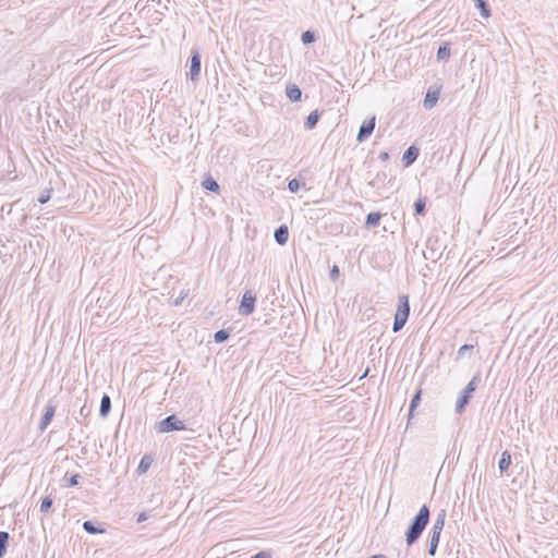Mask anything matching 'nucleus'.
I'll return each mask as SVG.
<instances>
[{
  "instance_id": "obj_41",
  "label": "nucleus",
  "mask_w": 558,
  "mask_h": 558,
  "mask_svg": "<svg viewBox=\"0 0 558 558\" xmlns=\"http://www.w3.org/2000/svg\"><path fill=\"white\" fill-rule=\"evenodd\" d=\"M367 373H368V369L365 371V373H363V376L361 378H364L367 376Z\"/></svg>"
},
{
  "instance_id": "obj_24",
  "label": "nucleus",
  "mask_w": 558,
  "mask_h": 558,
  "mask_svg": "<svg viewBox=\"0 0 558 558\" xmlns=\"http://www.w3.org/2000/svg\"><path fill=\"white\" fill-rule=\"evenodd\" d=\"M10 541V533L7 531H0V558H3L8 551Z\"/></svg>"
},
{
  "instance_id": "obj_26",
  "label": "nucleus",
  "mask_w": 558,
  "mask_h": 558,
  "mask_svg": "<svg viewBox=\"0 0 558 558\" xmlns=\"http://www.w3.org/2000/svg\"><path fill=\"white\" fill-rule=\"evenodd\" d=\"M445 520H446V510H441L435 521H434V524L432 526V530H439V531H442L444 530V526H445Z\"/></svg>"
},
{
  "instance_id": "obj_10",
  "label": "nucleus",
  "mask_w": 558,
  "mask_h": 558,
  "mask_svg": "<svg viewBox=\"0 0 558 558\" xmlns=\"http://www.w3.org/2000/svg\"><path fill=\"white\" fill-rule=\"evenodd\" d=\"M56 410H57L56 404H53L51 402H49L46 405L45 412L40 418L39 426H38L40 432H44L50 425V423L56 414Z\"/></svg>"
},
{
  "instance_id": "obj_11",
  "label": "nucleus",
  "mask_w": 558,
  "mask_h": 558,
  "mask_svg": "<svg viewBox=\"0 0 558 558\" xmlns=\"http://www.w3.org/2000/svg\"><path fill=\"white\" fill-rule=\"evenodd\" d=\"M418 155H420V149L416 146L411 145L410 147H408L402 155V162H403L404 167H409V166L413 165L416 161V159L418 158Z\"/></svg>"
},
{
  "instance_id": "obj_18",
  "label": "nucleus",
  "mask_w": 558,
  "mask_h": 558,
  "mask_svg": "<svg viewBox=\"0 0 558 558\" xmlns=\"http://www.w3.org/2000/svg\"><path fill=\"white\" fill-rule=\"evenodd\" d=\"M437 59L439 61H447L449 60L450 56H451V47H450V43L448 41H445L442 43L439 47H438V50H437Z\"/></svg>"
},
{
  "instance_id": "obj_21",
  "label": "nucleus",
  "mask_w": 558,
  "mask_h": 558,
  "mask_svg": "<svg viewBox=\"0 0 558 558\" xmlns=\"http://www.w3.org/2000/svg\"><path fill=\"white\" fill-rule=\"evenodd\" d=\"M475 7L480 10L481 16L484 19H488L492 16V10L489 8L487 0H473Z\"/></svg>"
},
{
  "instance_id": "obj_39",
  "label": "nucleus",
  "mask_w": 558,
  "mask_h": 558,
  "mask_svg": "<svg viewBox=\"0 0 558 558\" xmlns=\"http://www.w3.org/2000/svg\"><path fill=\"white\" fill-rule=\"evenodd\" d=\"M378 158L381 160V161H387L389 159V153L388 151H381L379 155H378Z\"/></svg>"
},
{
  "instance_id": "obj_30",
  "label": "nucleus",
  "mask_w": 558,
  "mask_h": 558,
  "mask_svg": "<svg viewBox=\"0 0 558 558\" xmlns=\"http://www.w3.org/2000/svg\"><path fill=\"white\" fill-rule=\"evenodd\" d=\"M52 505L53 498L51 497V495L46 496L45 498H43L40 502V512H48L52 508Z\"/></svg>"
},
{
  "instance_id": "obj_40",
  "label": "nucleus",
  "mask_w": 558,
  "mask_h": 558,
  "mask_svg": "<svg viewBox=\"0 0 558 558\" xmlns=\"http://www.w3.org/2000/svg\"><path fill=\"white\" fill-rule=\"evenodd\" d=\"M368 558H388V557H386V556H385V555H383V554H377V555H373V556H371V557H368Z\"/></svg>"
},
{
  "instance_id": "obj_15",
  "label": "nucleus",
  "mask_w": 558,
  "mask_h": 558,
  "mask_svg": "<svg viewBox=\"0 0 558 558\" xmlns=\"http://www.w3.org/2000/svg\"><path fill=\"white\" fill-rule=\"evenodd\" d=\"M286 95L291 102H296L301 100L302 90L296 84H288Z\"/></svg>"
},
{
  "instance_id": "obj_6",
  "label": "nucleus",
  "mask_w": 558,
  "mask_h": 558,
  "mask_svg": "<svg viewBox=\"0 0 558 558\" xmlns=\"http://www.w3.org/2000/svg\"><path fill=\"white\" fill-rule=\"evenodd\" d=\"M201 70H202V56L197 48H193L191 50V58H190V70L186 73V77L190 78L192 82H198L201 76Z\"/></svg>"
},
{
  "instance_id": "obj_16",
  "label": "nucleus",
  "mask_w": 558,
  "mask_h": 558,
  "mask_svg": "<svg viewBox=\"0 0 558 558\" xmlns=\"http://www.w3.org/2000/svg\"><path fill=\"white\" fill-rule=\"evenodd\" d=\"M202 186L209 192H213L216 194L220 193V185L210 174H207L204 178V180L202 181Z\"/></svg>"
},
{
  "instance_id": "obj_8",
  "label": "nucleus",
  "mask_w": 558,
  "mask_h": 558,
  "mask_svg": "<svg viewBox=\"0 0 558 558\" xmlns=\"http://www.w3.org/2000/svg\"><path fill=\"white\" fill-rule=\"evenodd\" d=\"M376 125V117L373 116L372 118L363 121V123L360 126L356 141L359 143L365 142L374 132Z\"/></svg>"
},
{
  "instance_id": "obj_25",
  "label": "nucleus",
  "mask_w": 558,
  "mask_h": 558,
  "mask_svg": "<svg viewBox=\"0 0 558 558\" xmlns=\"http://www.w3.org/2000/svg\"><path fill=\"white\" fill-rule=\"evenodd\" d=\"M421 395H422V390H417L411 399L410 407H409V420L414 415L415 409L421 403Z\"/></svg>"
},
{
  "instance_id": "obj_34",
  "label": "nucleus",
  "mask_w": 558,
  "mask_h": 558,
  "mask_svg": "<svg viewBox=\"0 0 558 558\" xmlns=\"http://www.w3.org/2000/svg\"><path fill=\"white\" fill-rule=\"evenodd\" d=\"M472 350H473V345H472V344H463V345H461V347L459 348V350H458V355H459V356H463V355H465L466 353L472 352Z\"/></svg>"
},
{
  "instance_id": "obj_29",
  "label": "nucleus",
  "mask_w": 558,
  "mask_h": 558,
  "mask_svg": "<svg viewBox=\"0 0 558 558\" xmlns=\"http://www.w3.org/2000/svg\"><path fill=\"white\" fill-rule=\"evenodd\" d=\"M230 337V330L229 329H220L214 333V340L217 343H222L227 341Z\"/></svg>"
},
{
  "instance_id": "obj_33",
  "label": "nucleus",
  "mask_w": 558,
  "mask_h": 558,
  "mask_svg": "<svg viewBox=\"0 0 558 558\" xmlns=\"http://www.w3.org/2000/svg\"><path fill=\"white\" fill-rule=\"evenodd\" d=\"M339 276H340V269L337 265H333L331 268H330V271H329V278L331 281H336L339 279Z\"/></svg>"
},
{
  "instance_id": "obj_9",
  "label": "nucleus",
  "mask_w": 558,
  "mask_h": 558,
  "mask_svg": "<svg viewBox=\"0 0 558 558\" xmlns=\"http://www.w3.org/2000/svg\"><path fill=\"white\" fill-rule=\"evenodd\" d=\"M440 86L432 85L428 87L425 98L423 100V106L425 109L430 110L437 105L440 97Z\"/></svg>"
},
{
  "instance_id": "obj_7",
  "label": "nucleus",
  "mask_w": 558,
  "mask_h": 558,
  "mask_svg": "<svg viewBox=\"0 0 558 558\" xmlns=\"http://www.w3.org/2000/svg\"><path fill=\"white\" fill-rule=\"evenodd\" d=\"M256 295L251 291L246 290L241 299L239 305V314L241 316H248L255 311Z\"/></svg>"
},
{
  "instance_id": "obj_27",
  "label": "nucleus",
  "mask_w": 558,
  "mask_h": 558,
  "mask_svg": "<svg viewBox=\"0 0 558 558\" xmlns=\"http://www.w3.org/2000/svg\"><path fill=\"white\" fill-rule=\"evenodd\" d=\"M414 211L415 215L424 216L426 214V199L424 197H420L414 203Z\"/></svg>"
},
{
  "instance_id": "obj_42",
  "label": "nucleus",
  "mask_w": 558,
  "mask_h": 558,
  "mask_svg": "<svg viewBox=\"0 0 558 558\" xmlns=\"http://www.w3.org/2000/svg\"><path fill=\"white\" fill-rule=\"evenodd\" d=\"M179 304H180V299H177L174 302V305H179Z\"/></svg>"
},
{
  "instance_id": "obj_22",
  "label": "nucleus",
  "mask_w": 558,
  "mask_h": 558,
  "mask_svg": "<svg viewBox=\"0 0 558 558\" xmlns=\"http://www.w3.org/2000/svg\"><path fill=\"white\" fill-rule=\"evenodd\" d=\"M380 219H381V214L379 211L369 213L366 216L365 228L371 229V228L377 227L380 222Z\"/></svg>"
},
{
  "instance_id": "obj_3",
  "label": "nucleus",
  "mask_w": 558,
  "mask_h": 558,
  "mask_svg": "<svg viewBox=\"0 0 558 558\" xmlns=\"http://www.w3.org/2000/svg\"><path fill=\"white\" fill-rule=\"evenodd\" d=\"M410 316V302L409 296L403 294L399 296L398 306L395 314L392 330L393 332L400 331L407 324Z\"/></svg>"
},
{
  "instance_id": "obj_17",
  "label": "nucleus",
  "mask_w": 558,
  "mask_h": 558,
  "mask_svg": "<svg viewBox=\"0 0 558 558\" xmlns=\"http://www.w3.org/2000/svg\"><path fill=\"white\" fill-rule=\"evenodd\" d=\"M320 117H322V113H320L317 109H316V110H313V111H312V112L306 117L305 122H304V128H305L306 130H313V129L317 125V123H318V121H319Z\"/></svg>"
},
{
  "instance_id": "obj_38",
  "label": "nucleus",
  "mask_w": 558,
  "mask_h": 558,
  "mask_svg": "<svg viewBox=\"0 0 558 558\" xmlns=\"http://www.w3.org/2000/svg\"><path fill=\"white\" fill-rule=\"evenodd\" d=\"M148 519V515L146 512H141L138 515H137V519H136V522L137 523H142L144 521H146Z\"/></svg>"
},
{
  "instance_id": "obj_28",
  "label": "nucleus",
  "mask_w": 558,
  "mask_h": 558,
  "mask_svg": "<svg viewBox=\"0 0 558 558\" xmlns=\"http://www.w3.org/2000/svg\"><path fill=\"white\" fill-rule=\"evenodd\" d=\"M316 39H317V36L314 31L308 29V31L303 32L301 35V41L304 45H311V44L315 43Z\"/></svg>"
},
{
  "instance_id": "obj_31",
  "label": "nucleus",
  "mask_w": 558,
  "mask_h": 558,
  "mask_svg": "<svg viewBox=\"0 0 558 558\" xmlns=\"http://www.w3.org/2000/svg\"><path fill=\"white\" fill-rule=\"evenodd\" d=\"M301 182L298 180V179H292V180H289L288 182V190L291 192V193H298L299 190L301 189Z\"/></svg>"
},
{
  "instance_id": "obj_37",
  "label": "nucleus",
  "mask_w": 558,
  "mask_h": 558,
  "mask_svg": "<svg viewBox=\"0 0 558 558\" xmlns=\"http://www.w3.org/2000/svg\"><path fill=\"white\" fill-rule=\"evenodd\" d=\"M90 414V408L84 404L80 410V415L83 417H87Z\"/></svg>"
},
{
  "instance_id": "obj_14",
  "label": "nucleus",
  "mask_w": 558,
  "mask_h": 558,
  "mask_svg": "<svg viewBox=\"0 0 558 558\" xmlns=\"http://www.w3.org/2000/svg\"><path fill=\"white\" fill-rule=\"evenodd\" d=\"M275 241L279 245H286L289 240V229L286 225L279 226L274 232Z\"/></svg>"
},
{
  "instance_id": "obj_2",
  "label": "nucleus",
  "mask_w": 558,
  "mask_h": 558,
  "mask_svg": "<svg viewBox=\"0 0 558 558\" xmlns=\"http://www.w3.org/2000/svg\"><path fill=\"white\" fill-rule=\"evenodd\" d=\"M481 374H475L472 379L468 383L465 388L461 391V395L459 396L457 403H456V413L462 414L465 411V408L470 403V400L473 397L474 391L476 390L478 384L481 383Z\"/></svg>"
},
{
  "instance_id": "obj_35",
  "label": "nucleus",
  "mask_w": 558,
  "mask_h": 558,
  "mask_svg": "<svg viewBox=\"0 0 558 558\" xmlns=\"http://www.w3.org/2000/svg\"><path fill=\"white\" fill-rule=\"evenodd\" d=\"M80 477H81V476H80V474H73V475H71V476L66 480V482H68V486H70V487L77 486V485H78V483H80Z\"/></svg>"
},
{
  "instance_id": "obj_32",
  "label": "nucleus",
  "mask_w": 558,
  "mask_h": 558,
  "mask_svg": "<svg viewBox=\"0 0 558 558\" xmlns=\"http://www.w3.org/2000/svg\"><path fill=\"white\" fill-rule=\"evenodd\" d=\"M51 198V190H45L41 192L40 196L38 197V202L40 204H46Z\"/></svg>"
},
{
  "instance_id": "obj_36",
  "label": "nucleus",
  "mask_w": 558,
  "mask_h": 558,
  "mask_svg": "<svg viewBox=\"0 0 558 558\" xmlns=\"http://www.w3.org/2000/svg\"><path fill=\"white\" fill-rule=\"evenodd\" d=\"M250 558H272V556L269 551L260 550V551L252 555Z\"/></svg>"
},
{
  "instance_id": "obj_4",
  "label": "nucleus",
  "mask_w": 558,
  "mask_h": 558,
  "mask_svg": "<svg viewBox=\"0 0 558 558\" xmlns=\"http://www.w3.org/2000/svg\"><path fill=\"white\" fill-rule=\"evenodd\" d=\"M158 434L172 433L186 429L185 423L178 417L177 414H171L157 422L154 426Z\"/></svg>"
},
{
  "instance_id": "obj_1",
  "label": "nucleus",
  "mask_w": 558,
  "mask_h": 558,
  "mask_svg": "<svg viewBox=\"0 0 558 558\" xmlns=\"http://www.w3.org/2000/svg\"><path fill=\"white\" fill-rule=\"evenodd\" d=\"M429 519V507L427 505H423L405 531V543L408 546H412L418 541L425 527L427 526Z\"/></svg>"
},
{
  "instance_id": "obj_13",
  "label": "nucleus",
  "mask_w": 558,
  "mask_h": 558,
  "mask_svg": "<svg viewBox=\"0 0 558 558\" xmlns=\"http://www.w3.org/2000/svg\"><path fill=\"white\" fill-rule=\"evenodd\" d=\"M83 530L86 533L92 534V535L102 534L106 532V529L102 527V523L92 521V520H87V521L83 522Z\"/></svg>"
},
{
  "instance_id": "obj_19",
  "label": "nucleus",
  "mask_w": 558,
  "mask_h": 558,
  "mask_svg": "<svg viewBox=\"0 0 558 558\" xmlns=\"http://www.w3.org/2000/svg\"><path fill=\"white\" fill-rule=\"evenodd\" d=\"M111 411V399L107 393H104L100 400L99 407V415L101 417H107Z\"/></svg>"
},
{
  "instance_id": "obj_12",
  "label": "nucleus",
  "mask_w": 558,
  "mask_h": 558,
  "mask_svg": "<svg viewBox=\"0 0 558 558\" xmlns=\"http://www.w3.org/2000/svg\"><path fill=\"white\" fill-rule=\"evenodd\" d=\"M442 531L430 530L428 539V555L435 556L439 545V539Z\"/></svg>"
},
{
  "instance_id": "obj_5",
  "label": "nucleus",
  "mask_w": 558,
  "mask_h": 558,
  "mask_svg": "<svg viewBox=\"0 0 558 558\" xmlns=\"http://www.w3.org/2000/svg\"><path fill=\"white\" fill-rule=\"evenodd\" d=\"M444 250L445 246L437 236H429L426 241V247L423 251L424 258L430 262H437L441 257Z\"/></svg>"
},
{
  "instance_id": "obj_20",
  "label": "nucleus",
  "mask_w": 558,
  "mask_h": 558,
  "mask_svg": "<svg viewBox=\"0 0 558 558\" xmlns=\"http://www.w3.org/2000/svg\"><path fill=\"white\" fill-rule=\"evenodd\" d=\"M510 464H511V453L508 450H505L501 453V457L498 461V469H499L500 473L507 472Z\"/></svg>"
},
{
  "instance_id": "obj_23",
  "label": "nucleus",
  "mask_w": 558,
  "mask_h": 558,
  "mask_svg": "<svg viewBox=\"0 0 558 558\" xmlns=\"http://www.w3.org/2000/svg\"><path fill=\"white\" fill-rule=\"evenodd\" d=\"M153 461L154 460L150 456L144 454L137 465V469H136L137 474L142 475V474L146 473L149 470Z\"/></svg>"
}]
</instances>
